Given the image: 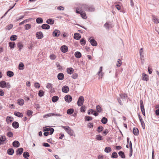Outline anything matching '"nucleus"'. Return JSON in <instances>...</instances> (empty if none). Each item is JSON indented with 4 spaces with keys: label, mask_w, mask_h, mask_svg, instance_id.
Returning a JSON list of instances; mask_svg holds the SVG:
<instances>
[{
    "label": "nucleus",
    "mask_w": 159,
    "mask_h": 159,
    "mask_svg": "<svg viewBox=\"0 0 159 159\" xmlns=\"http://www.w3.org/2000/svg\"><path fill=\"white\" fill-rule=\"evenodd\" d=\"M7 140L6 137L4 135H0V146L5 143L4 142Z\"/></svg>",
    "instance_id": "nucleus-7"
},
{
    "label": "nucleus",
    "mask_w": 159,
    "mask_h": 159,
    "mask_svg": "<svg viewBox=\"0 0 159 159\" xmlns=\"http://www.w3.org/2000/svg\"><path fill=\"white\" fill-rule=\"evenodd\" d=\"M118 154L122 158H125V153L122 151H119L118 152Z\"/></svg>",
    "instance_id": "nucleus-34"
},
{
    "label": "nucleus",
    "mask_w": 159,
    "mask_h": 159,
    "mask_svg": "<svg viewBox=\"0 0 159 159\" xmlns=\"http://www.w3.org/2000/svg\"><path fill=\"white\" fill-rule=\"evenodd\" d=\"M110 25H109L108 23L106 22L104 25V26L107 29H108L109 28Z\"/></svg>",
    "instance_id": "nucleus-60"
},
{
    "label": "nucleus",
    "mask_w": 159,
    "mask_h": 159,
    "mask_svg": "<svg viewBox=\"0 0 159 159\" xmlns=\"http://www.w3.org/2000/svg\"><path fill=\"white\" fill-rule=\"evenodd\" d=\"M60 50L62 52L66 53L68 51V48L65 45H62L60 48Z\"/></svg>",
    "instance_id": "nucleus-10"
},
{
    "label": "nucleus",
    "mask_w": 159,
    "mask_h": 159,
    "mask_svg": "<svg viewBox=\"0 0 159 159\" xmlns=\"http://www.w3.org/2000/svg\"><path fill=\"white\" fill-rule=\"evenodd\" d=\"M24 151L23 148H18L16 150V155H20Z\"/></svg>",
    "instance_id": "nucleus-12"
},
{
    "label": "nucleus",
    "mask_w": 159,
    "mask_h": 159,
    "mask_svg": "<svg viewBox=\"0 0 159 159\" xmlns=\"http://www.w3.org/2000/svg\"><path fill=\"white\" fill-rule=\"evenodd\" d=\"M41 28L44 30H48L50 28V26L48 24H43L41 26Z\"/></svg>",
    "instance_id": "nucleus-18"
},
{
    "label": "nucleus",
    "mask_w": 159,
    "mask_h": 159,
    "mask_svg": "<svg viewBox=\"0 0 159 159\" xmlns=\"http://www.w3.org/2000/svg\"><path fill=\"white\" fill-rule=\"evenodd\" d=\"M141 78L142 80L146 81H148L149 80L148 75L144 73H142Z\"/></svg>",
    "instance_id": "nucleus-6"
},
{
    "label": "nucleus",
    "mask_w": 159,
    "mask_h": 159,
    "mask_svg": "<svg viewBox=\"0 0 159 159\" xmlns=\"http://www.w3.org/2000/svg\"><path fill=\"white\" fill-rule=\"evenodd\" d=\"M78 74L76 73H74L72 75V78L73 79H75L78 77Z\"/></svg>",
    "instance_id": "nucleus-61"
},
{
    "label": "nucleus",
    "mask_w": 159,
    "mask_h": 159,
    "mask_svg": "<svg viewBox=\"0 0 159 159\" xmlns=\"http://www.w3.org/2000/svg\"><path fill=\"white\" fill-rule=\"evenodd\" d=\"M86 107L84 105L82 106L81 108H80V110L81 112H84L86 110Z\"/></svg>",
    "instance_id": "nucleus-50"
},
{
    "label": "nucleus",
    "mask_w": 159,
    "mask_h": 159,
    "mask_svg": "<svg viewBox=\"0 0 159 159\" xmlns=\"http://www.w3.org/2000/svg\"><path fill=\"white\" fill-rule=\"evenodd\" d=\"M111 157L113 158H117L118 157L117 153L116 152H113L111 156Z\"/></svg>",
    "instance_id": "nucleus-45"
},
{
    "label": "nucleus",
    "mask_w": 159,
    "mask_h": 159,
    "mask_svg": "<svg viewBox=\"0 0 159 159\" xmlns=\"http://www.w3.org/2000/svg\"><path fill=\"white\" fill-rule=\"evenodd\" d=\"M84 102V98L83 96H80L78 99L77 104L78 106L80 107L83 105Z\"/></svg>",
    "instance_id": "nucleus-3"
},
{
    "label": "nucleus",
    "mask_w": 159,
    "mask_h": 159,
    "mask_svg": "<svg viewBox=\"0 0 159 159\" xmlns=\"http://www.w3.org/2000/svg\"><path fill=\"white\" fill-rule=\"evenodd\" d=\"M31 26L30 24H26L25 25V30H28L31 28Z\"/></svg>",
    "instance_id": "nucleus-52"
},
{
    "label": "nucleus",
    "mask_w": 159,
    "mask_h": 159,
    "mask_svg": "<svg viewBox=\"0 0 159 159\" xmlns=\"http://www.w3.org/2000/svg\"><path fill=\"white\" fill-rule=\"evenodd\" d=\"M7 135L9 137H11L13 136V134L11 131H9L7 133Z\"/></svg>",
    "instance_id": "nucleus-53"
},
{
    "label": "nucleus",
    "mask_w": 159,
    "mask_h": 159,
    "mask_svg": "<svg viewBox=\"0 0 159 159\" xmlns=\"http://www.w3.org/2000/svg\"><path fill=\"white\" fill-rule=\"evenodd\" d=\"M14 152V150L12 148H10L8 149L7 150V154L10 155H12Z\"/></svg>",
    "instance_id": "nucleus-20"
},
{
    "label": "nucleus",
    "mask_w": 159,
    "mask_h": 159,
    "mask_svg": "<svg viewBox=\"0 0 159 159\" xmlns=\"http://www.w3.org/2000/svg\"><path fill=\"white\" fill-rule=\"evenodd\" d=\"M122 62L121 60L120 59H118V60L117 61L116 66L117 67H119L121 65Z\"/></svg>",
    "instance_id": "nucleus-51"
},
{
    "label": "nucleus",
    "mask_w": 159,
    "mask_h": 159,
    "mask_svg": "<svg viewBox=\"0 0 159 159\" xmlns=\"http://www.w3.org/2000/svg\"><path fill=\"white\" fill-rule=\"evenodd\" d=\"M85 121H90L92 120L93 117L91 116H86L84 118Z\"/></svg>",
    "instance_id": "nucleus-43"
},
{
    "label": "nucleus",
    "mask_w": 159,
    "mask_h": 159,
    "mask_svg": "<svg viewBox=\"0 0 159 159\" xmlns=\"http://www.w3.org/2000/svg\"><path fill=\"white\" fill-rule=\"evenodd\" d=\"M17 46L19 48V50L20 51L22 48L23 47V44L21 42H19L17 44Z\"/></svg>",
    "instance_id": "nucleus-33"
},
{
    "label": "nucleus",
    "mask_w": 159,
    "mask_h": 159,
    "mask_svg": "<svg viewBox=\"0 0 159 159\" xmlns=\"http://www.w3.org/2000/svg\"><path fill=\"white\" fill-rule=\"evenodd\" d=\"M61 90L63 92L66 93L69 92V89L68 86L65 85L62 87Z\"/></svg>",
    "instance_id": "nucleus-11"
},
{
    "label": "nucleus",
    "mask_w": 159,
    "mask_h": 159,
    "mask_svg": "<svg viewBox=\"0 0 159 159\" xmlns=\"http://www.w3.org/2000/svg\"><path fill=\"white\" fill-rule=\"evenodd\" d=\"M82 10L83 9L81 8L80 9L78 7H76V12L77 13L80 14L82 12H83Z\"/></svg>",
    "instance_id": "nucleus-48"
},
{
    "label": "nucleus",
    "mask_w": 159,
    "mask_h": 159,
    "mask_svg": "<svg viewBox=\"0 0 159 159\" xmlns=\"http://www.w3.org/2000/svg\"><path fill=\"white\" fill-rule=\"evenodd\" d=\"M54 129L53 128H50V130H49V131H50V132L49 133V134L50 135H52V134H53V133L54 132Z\"/></svg>",
    "instance_id": "nucleus-62"
},
{
    "label": "nucleus",
    "mask_w": 159,
    "mask_h": 159,
    "mask_svg": "<svg viewBox=\"0 0 159 159\" xmlns=\"http://www.w3.org/2000/svg\"><path fill=\"white\" fill-rule=\"evenodd\" d=\"M33 113V112L31 110H28L26 113V115L28 116H30L31 115H32Z\"/></svg>",
    "instance_id": "nucleus-56"
},
{
    "label": "nucleus",
    "mask_w": 159,
    "mask_h": 159,
    "mask_svg": "<svg viewBox=\"0 0 159 159\" xmlns=\"http://www.w3.org/2000/svg\"><path fill=\"white\" fill-rule=\"evenodd\" d=\"M57 77L59 80H62L64 78V75L62 73H59L57 75Z\"/></svg>",
    "instance_id": "nucleus-14"
},
{
    "label": "nucleus",
    "mask_w": 159,
    "mask_h": 159,
    "mask_svg": "<svg viewBox=\"0 0 159 159\" xmlns=\"http://www.w3.org/2000/svg\"><path fill=\"white\" fill-rule=\"evenodd\" d=\"M72 98L71 96L69 95H66L64 97L65 101L68 103H70L71 102Z\"/></svg>",
    "instance_id": "nucleus-8"
},
{
    "label": "nucleus",
    "mask_w": 159,
    "mask_h": 159,
    "mask_svg": "<svg viewBox=\"0 0 159 159\" xmlns=\"http://www.w3.org/2000/svg\"><path fill=\"white\" fill-rule=\"evenodd\" d=\"M36 22L38 24H41L43 23V20L41 17H38L36 19Z\"/></svg>",
    "instance_id": "nucleus-29"
},
{
    "label": "nucleus",
    "mask_w": 159,
    "mask_h": 159,
    "mask_svg": "<svg viewBox=\"0 0 159 159\" xmlns=\"http://www.w3.org/2000/svg\"><path fill=\"white\" fill-rule=\"evenodd\" d=\"M36 36L37 39H41L43 37V35L41 31H39L36 33Z\"/></svg>",
    "instance_id": "nucleus-9"
},
{
    "label": "nucleus",
    "mask_w": 159,
    "mask_h": 159,
    "mask_svg": "<svg viewBox=\"0 0 159 159\" xmlns=\"http://www.w3.org/2000/svg\"><path fill=\"white\" fill-rule=\"evenodd\" d=\"M44 92L42 90H39L38 93V95L41 97L43 96L44 94Z\"/></svg>",
    "instance_id": "nucleus-41"
},
{
    "label": "nucleus",
    "mask_w": 159,
    "mask_h": 159,
    "mask_svg": "<svg viewBox=\"0 0 159 159\" xmlns=\"http://www.w3.org/2000/svg\"><path fill=\"white\" fill-rule=\"evenodd\" d=\"M152 17L153 18V21L155 23H159V20L158 18L156 17V16L154 15L152 16Z\"/></svg>",
    "instance_id": "nucleus-24"
},
{
    "label": "nucleus",
    "mask_w": 159,
    "mask_h": 159,
    "mask_svg": "<svg viewBox=\"0 0 159 159\" xmlns=\"http://www.w3.org/2000/svg\"><path fill=\"white\" fill-rule=\"evenodd\" d=\"M52 85L51 83H48L46 87L48 89H52Z\"/></svg>",
    "instance_id": "nucleus-64"
},
{
    "label": "nucleus",
    "mask_w": 159,
    "mask_h": 159,
    "mask_svg": "<svg viewBox=\"0 0 159 159\" xmlns=\"http://www.w3.org/2000/svg\"><path fill=\"white\" fill-rule=\"evenodd\" d=\"M96 139L99 141L102 140L103 139L102 136L100 134L96 135Z\"/></svg>",
    "instance_id": "nucleus-47"
},
{
    "label": "nucleus",
    "mask_w": 159,
    "mask_h": 159,
    "mask_svg": "<svg viewBox=\"0 0 159 159\" xmlns=\"http://www.w3.org/2000/svg\"><path fill=\"white\" fill-rule=\"evenodd\" d=\"M68 134L71 136H74V133L73 130H72L70 128L66 132Z\"/></svg>",
    "instance_id": "nucleus-27"
},
{
    "label": "nucleus",
    "mask_w": 159,
    "mask_h": 159,
    "mask_svg": "<svg viewBox=\"0 0 159 159\" xmlns=\"http://www.w3.org/2000/svg\"><path fill=\"white\" fill-rule=\"evenodd\" d=\"M140 103L141 111L145 110L143 101L141 100L140 101Z\"/></svg>",
    "instance_id": "nucleus-31"
},
{
    "label": "nucleus",
    "mask_w": 159,
    "mask_h": 159,
    "mask_svg": "<svg viewBox=\"0 0 159 159\" xmlns=\"http://www.w3.org/2000/svg\"><path fill=\"white\" fill-rule=\"evenodd\" d=\"M60 34V31L57 29L54 30L52 33V36L54 37H57L59 36Z\"/></svg>",
    "instance_id": "nucleus-4"
},
{
    "label": "nucleus",
    "mask_w": 159,
    "mask_h": 159,
    "mask_svg": "<svg viewBox=\"0 0 159 159\" xmlns=\"http://www.w3.org/2000/svg\"><path fill=\"white\" fill-rule=\"evenodd\" d=\"M17 36L16 35H12L10 37V39L11 41H14L17 39Z\"/></svg>",
    "instance_id": "nucleus-39"
},
{
    "label": "nucleus",
    "mask_w": 159,
    "mask_h": 159,
    "mask_svg": "<svg viewBox=\"0 0 159 159\" xmlns=\"http://www.w3.org/2000/svg\"><path fill=\"white\" fill-rule=\"evenodd\" d=\"M34 86L36 88L39 89L40 87V84L38 82H36L34 83Z\"/></svg>",
    "instance_id": "nucleus-58"
},
{
    "label": "nucleus",
    "mask_w": 159,
    "mask_h": 159,
    "mask_svg": "<svg viewBox=\"0 0 159 159\" xmlns=\"http://www.w3.org/2000/svg\"><path fill=\"white\" fill-rule=\"evenodd\" d=\"M74 38L75 39L79 40L81 38V35L79 33H76L74 34Z\"/></svg>",
    "instance_id": "nucleus-16"
},
{
    "label": "nucleus",
    "mask_w": 159,
    "mask_h": 159,
    "mask_svg": "<svg viewBox=\"0 0 159 159\" xmlns=\"http://www.w3.org/2000/svg\"><path fill=\"white\" fill-rule=\"evenodd\" d=\"M148 73L149 74H151L152 73V68L150 67V66H149L148 67Z\"/></svg>",
    "instance_id": "nucleus-63"
},
{
    "label": "nucleus",
    "mask_w": 159,
    "mask_h": 159,
    "mask_svg": "<svg viewBox=\"0 0 159 159\" xmlns=\"http://www.w3.org/2000/svg\"><path fill=\"white\" fill-rule=\"evenodd\" d=\"M12 125L15 129H17L19 128V125L17 122L14 121L12 123Z\"/></svg>",
    "instance_id": "nucleus-19"
},
{
    "label": "nucleus",
    "mask_w": 159,
    "mask_h": 159,
    "mask_svg": "<svg viewBox=\"0 0 159 159\" xmlns=\"http://www.w3.org/2000/svg\"><path fill=\"white\" fill-rule=\"evenodd\" d=\"M14 115L19 117L22 118L23 116V114L22 113L18 111H15L14 112Z\"/></svg>",
    "instance_id": "nucleus-22"
},
{
    "label": "nucleus",
    "mask_w": 159,
    "mask_h": 159,
    "mask_svg": "<svg viewBox=\"0 0 159 159\" xmlns=\"http://www.w3.org/2000/svg\"><path fill=\"white\" fill-rule=\"evenodd\" d=\"M80 43L81 45L83 46L85 45L86 44V40L84 38H82L80 40Z\"/></svg>",
    "instance_id": "nucleus-44"
},
{
    "label": "nucleus",
    "mask_w": 159,
    "mask_h": 159,
    "mask_svg": "<svg viewBox=\"0 0 159 159\" xmlns=\"http://www.w3.org/2000/svg\"><path fill=\"white\" fill-rule=\"evenodd\" d=\"M13 26V25L11 24H9L7 25L6 27V30H10L11 29Z\"/></svg>",
    "instance_id": "nucleus-54"
},
{
    "label": "nucleus",
    "mask_w": 159,
    "mask_h": 159,
    "mask_svg": "<svg viewBox=\"0 0 159 159\" xmlns=\"http://www.w3.org/2000/svg\"><path fill=\"white\" fill-rule=\"evenodd\" d=\"M74 55L76 58H80L81 57V54L80 52L77 51L75 52Z\"/></svg>",
    "instance_id": "nucleus-25"
},
{
    "label": "nucleus",
    "mask_w": 159,
    "mask_h": 159,
    "mask_svg": "<svg viewBox=\"0 0 159 159\" xmlns=\"http://www.w3.org/2000/svg\"><path fill=\"white\" fill-rule=\"evenodd\" d=\"M111 150V148L110 147H106L104 149V151L107 153L110 152Z\"/></svg>",
    "instance_id": "nucleus-46"
},
{
    "label": "nucleus",
    "mask_w": 159,
    "mask_h": 159,
    "mask_svg": "<svg viewBox=\"0 0 159 159\" xmlns=\"http://www.w3.org/2000/svg\"><path fill=\"white\" fill-rule=\"evenodd\" d=\"M24 64L22 62H20L18 66V69L19 70H23L24 69Z\"/></svg>",
    "instance_id": "nucleus-36"
},
{
    "label": "nucleus",
    "mask_w": 159,
    "mask_h": 159,
    "mask_svg": "<svg viewBox=\"0 0 159 159\" xmlns=\"http://www.w3.org/2000/svg\"><path fill=\"white\" fill-rule=\"evenodd\" d=\"M80 14L81 17L83 19H85L87 18L86 14L84 12H82V13H81Z\"/></svg>",
    "instance_id": "nucleus-49"
},
{
    "label": "nucleus",
    "mask_w": 159,
    "mask_h": 159,
    "mask_svg": "<svg viewBox=\"0 0 159 159\" xmlns=\"http://www.w3.org/2000/svg\"><path fill=\"white\" fill-rule=\"evenodd\" d=\"M81 8L83 10L89 12H93L95 10V8L93 5H88L86 4L82 5Z\"/></svg>",
    "instance_id": "nucleus-1"
},
{
    "label": "nucleus",
    "mask_w": 159,
    "mask_h": 159,
    "mask_svg": "<svg viewBox=\"0 0 159 159\" xmlns=\"http://www.w3.org/2000/svg\"><path fill=\"white\" fill-rule=\"evenodd\" d=\"M0 87L2 88H7V89H9L11 86L8 82L7 83L5 81L2 80L0 82Z\"/></svg>",
    "instance_id": "nucleus-2"
},
{
    "label": "nucleus",
    "mask_w": 159,
    "mask_h": 159,
    "mask_svg": "<svg viewBox=\"0 0 159 159\" xmlns=\"http://www.w3.org/2000/svg\"><path fill=\"white\" fill-rule=\"evenodd\" d=\"M50 58L52 60H54L56 58V56L55 55L52 54L50 56Z\"/></svg>",
    "instance_id": "nucleus-59"
},
{
    "label": "nucleus",
    "mask_w": 159,
    "mask_h": 159,
    "mask_svg": "<svg viewBox=\"0 0 159 159\" xmlns=\"http://www.w3.org/2000/svg\"><path fill=\"white\" fill-rule=\"evenodd\" d=\"M53 116V114H52V113H49L47 114L46 115H44L43 116L44 118H47L48 117H49L51 116Z\"/></svg>",
    "instance_id": "nucleus-55"
},
{
    "label": "nucleus",
    "mask_w": 159,
    "mask_h": 159,
    "mask_svg": "<svg viewBox=\"0 0 159 159\" xmlns=\"http://www.w3.org/2000/svg\"><path fill=\"white\" fill-rule=\"evenodd\" d=\"M133 133L135 136H137L139 134V131L137 128L134 127L133 129Z\"/></svg>",
    "instance_id": "nucleus-15"
},
{
    "label": "nucleus",
    "mask_w": 159,
    "mask_h": 159,
    "mask_svg": "<svg viewBox=\"0 0 159 159\" xmlns=\"http://www.w3.org/2000/svg\"><path fill=\"white\" fill-rule=\"evenodd\" d=\"M96 109L98 112L100 113L102 111V108L99 105L96 106Z\"/></svg>",
    "instance_id": "nucleus-42"
},
{
    "label": "nucleus",
    "mask_w": 159,
    "mask_h": 159,
    "mask_svg": "<svg viewBox=\"0 0 159 159\" xmlns=\"http://www.w3.org/2000/svg\"><path fill=\"white\" fill-rule=\"evenodd\" d=\"M88 41L90 42L91 45L93 46H97L98 43L96 41L93 39V37L89 38Z\"/></svg>",
    "instance_id": "nucleus-5"
},
{
    "label": "nucleus",
    "mask_w": 159,
    "mask_h": 159,
    "mask_svg": "<svg viewBox=\"0 0 159 159\" xmlns=\"http://www.w3.org/2000/svg\"><path fill=\"white\" fill-rule=\"evenodd\" d=\"M58 99L59 97L57 96H53L52 98V101L54 103L57 102Z\"/></svg>",
    "instance_id": "nucleus-30"
},
{
    "label": "nucleus",
    "mask_w": 159,
    "mask_h": 159,
    "mask_svg": "<svg viewBox=\"0 0 159 159\" xmlns=\"http://www.w3.org/2000/svg\"><path fill=\"white\" fill-rule=\"evenodd\" d=\"M13 118L11 116H7L6 120L7 124H9L10 123H11L13 120Z\"/></svg>",
    "instance_id": "nucleus-13"
},
{
    "label": "nucleus",
    "mask_w": 159,
    "mask_h": 159,
    "mask_svg": "<svg viewBox=\"0 0 159 159\" xmlns=\"http://www.w3.org/2000/svg\"><path fill=\"white\" fill-rule=\"evenodd\" d=\"M7 76L9 77H11L14 75V74L12 71L10 70H8L7 72Z\"/></svg>",
    "instance_id": "nucleus-32"
},
{
    "label": "nucleus",
    "mask_w": 159,
    "mask_h": 159,
    "mask_svg": "<svg viewBox=\"0 0 159 159\" xmlns=\"http://www.w3.org/2000/svg\"><path fill=\"white\" fill-rule=\"evenodd\" d=\"M9 46L11 49L13 48L16 46V44L14 42H10L9 43Z\"/></svg>",
    "instance_id": "nucleus-35"
},
{
    "label": "nucleus",
    "mask_w": 159,
    "mask_h": 159,
    "mask_svg": "<svg viewBox=\"0 0 159 159\" xmlns=\"http://www.w3.org/2000/svg\"><path fill=\"white\" fill-rule=\"evenodd\" d=\"M107 118L105 117H103L102 118L101 121L103 124H106L107 122Z\"/></svg>",
    "instance_id": "nucleus-40"
},
{
    "label": "nucleus",
    "mask_w": 159,
    "mask_h": 159,
    "mask_svg": "<svg viewBox=\"0 0 159 159\" xmlns=\"http://www.w3.org/2000/svg\"><path fill=\"white\" fill-rule=\"evenodd\" d=\"M66 70L67 74L70 75L72 74L74 70V69L71 67L67 68Z\"/></svg>",
    "instance_id": "nucleus-26"
},
{
    "label": "nucleus",
    "mask_w": 159,
    "mask_h": 159,
    "mask_svg": "<svg viewBox=\"0 0 159 159\" xmlns=\"http://www.w3.org/2000/svg\"><path fill=\"white\" fill-rule=\"evenodd\" d=\"M102 66H100V68H99V71L98 72V75H99V74L100 73H101V76H102L103 74V73L102 72Z\"/></svg>",
    "instance_id": "nucleus-57"
},
{
    "label": "nucleus",
    "mask_w": 159,
    "mask_h": 159,
    "mask_svg": "<svg viewBox=\"0 0 159 159\" xmlns=\"http://www.w3.org/2000/svg\"><path fill=\"white\" fill-rule=\"evenodd\" d=\"M54 20L52 19H48L46 20V23H47L48 25H53L54 24Z\"/></svg>",
    "instance_id": "nucleus-21"
},
{
    "label": "nucleus",
    "mask_w": 159,
    "mask_h": 159,
    "mask_svg": "<svg viewBox=\"0 0 159 159\" xmlns=\"http://www.w3.org/2000/svg\"><path fill=\"white\" fill-rule=\"evenodd\" d=\"M23 156L25 158H28L30 156L29 153L27 152H24Z\"/></svg>",
    "instance_id": "nucleus-37"
},
{
    "label": "nucleus",
    "mask_w": 159,
    "mask_h": 159,
    "mask_svg": "<svg viewBox=\"0 0 159 159\" xmlns=\"http://www.w3.org/2000/svg\"><path fill=\"white\" fill-rule=\"evenodd\" d=\"M74 112V110L73 108H70L67 111V113L69 115L72 114Z\"/></svg>",
    "instance_id": "nucleus-28"
},
{
    "label": "nucleus",
    "mask_w": 159,
    "mask_h": 159,
    "mask_svg": "<svg viewBox=\"0 0 159 159\" xmlns=\"http://www.w3.org/2000/svg\"><path fill=\"white\" fill-rule=\"evenodd\" d=\"M103 129L104 128L102 126H100L97 128L96 131L98 133H101L103 130Z\"/></svg>",
    "instance_id": "nucleus-38"
},
{
    "label": "nucleus",
    "mask_w": 159,
    "mask_h": 159,
    "mask_svg": "<svg viewBox=\"0 0 159 159\" xmlns=\"http://www.w3.org/2000/svg\"><path fill=\"white\" fill-rule=\"evenodd\" d=\"M12 145L15 147L18 148L20 146V144L18 141L15 140L12 143Z\"/></svg>",
    "instance_id": "nucleus-17"
},
{
    "label": "nucleus",
    "mask_w": 159,
    "mask_h": 159,
    "mask_svg": "<svg viewBox=\"0 0 159 159\" xmlns=\"http://www.w3.org/2000/svg\"><path fill=\"white\" fill-rule=\"evenodd\" d=\"M24 101L22 99L19 98L17 100V103L20 106H22L24 104Z\"/></svg>",
    "instance_id": "nucleus-23"
}]
</instances>
